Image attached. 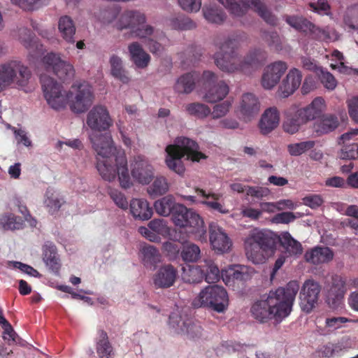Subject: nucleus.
<instances>
[{"label":"nucleus","instance_id":"bb28decb","mask_svg":"<svg viewBox=\"0 0 358 358\" xmlns=\"http://www.w3.org/2000/svg\"><path fill=\"white\" fill-rule=\"evenodd\" d=\"M278 239L283 248L282 255L287 258L296 259L303 253V247L300 242L294 239L288 231L282 232Z\"/></svg>","mask_w":358,"mask_h":358},{"label":"nucleus","instance_id":"39448f33","mask_svg":"<svg viewBox=\"0 0 358 358\" xmlns=\"http://www.w3.org/2000/svg\"><path fill=\"white\" fill-rule=\"evenodd\" d=\"M277 238L271 231L255 228L244 239V248L248 259L255 264L265 262L274 253Z\"/></svg>","mask_w":358,"mask_h":358},{"label":"nucleus","instance_id":"1a4fd4ad","mask_svg":"<svg viewBox=\"0 0 358 358\" xmlns=\"http://www.w3.org/2000/svg\"><path fill=\"white\" fill-rule=\"evenodd\" d=\"M192 304L194 308H209L217 313H222L229 305L228 294L221 286L208 285L200 291Z\"/></svg>","mask_w":358,"mask_h":358},{"label":"nucleus","instance_id":"09e8293b","mask_svg":"<svg viewBox=\"0 0 358 358\" xmlns=\"http://www.w3.org/2000/svg\"><path fill=\"white\" fill-rule=\"evenodd\" d=\"M112 75L123 83H127L129 78L122 67V60L117 55H112L110 58Z\"/></svg>","mask_w":358,"mask_h":358},{"label":"nucleus","instance_id":"c03bdc74","mask_svg":"<svg viewBox=\"0 0 358 358\" xmlns=\"http://www.w3.org/2000/svg\"><path fill=\"white\" fill-rule=\"evenodd\" d=\"M140 252L142 261L145 266L154 265L160 262L161 255L159 252L153 245H143Z\"/></svg>","mask_w":358,"mask_h":358},{"label":"nucleus","instance_id":"8fccbe9b","mask_svg":"<svg viewBox=\"0 0 358 358\" xmlns=\"http://www.w3.org/2000/svg\"><path fill=\"white\" fill-rule=\"evenodd\" d=\"M169 189L167 179L164 176H157L152 183L148 187V193L150 196H161L166 194Z\"/></svg>","mask_w":358,"mask_h":358},{"label":"nucleus","instance_id":"473e14b6","mask_svg":"<svg viewBox=\"0 0 358 358\" xmlns=\"http://www.w3.org/2000/svg\"><path fill=\"white\" fill-rule=\"evenodd\" d=\"M130 59L139 69L148 66L150 62V56L143 50L138 42H133L128 45Z\"/></svg>","mask_w":358,"mask_h":358},{"label":"nucleus","instance_id":"9b49d317","mask_svg":"<svg viewBox=\"0 0 358 358\" xmlns=\"http://www.w3.org/2000/svg\"><path fill=\"white\" fill-rule=\"evenodd\" d=\"M145 15L139 10H129L124 11L116 22L118 29H129L135 37L147 38L154 33L151 25L145 24Z\"/></svg>","mask_w":358,"mask_h":358},{"label":"nucleus","instance_id":"c85d7f7f","mask_svg":"<svg viewBox=\"0 0 358 358\" xmlns=\"http://www.w3.org/2000/svg\"><path fill=\"white\" fill-rule=\"evenodd\" d=\"M352 322V320L345 317H327L324 321V325L317 326L316 333L322 336H330L337 330L345 327V324Z\"/></svg>","mask_w":358,"mask_h":358},{"label":"nucleus","instance_id":"ea45409f","mask_svg":"<svg viewBox=\"0 0 358 358\" xmlns=\"http://www.w3.org/2000/svg\"><path fill=\"white\" fill-rule=\"evenodd\" d=\"M203 17L213 24H221L226 19L225 13L216 4L204 5L202 9Z\"/></svg>","mask_w":358,"mask_h":358},{"label":"nucleus","instance_id":"bf43d9fd","mask_svg":"<svg viewBox=\"0 0 358 358\" xmlns=\"http://www.w3.org/2000/svg\"><path fill=\"white\" fill-rule=\"evenodd\" d=\"M13 4L17 5L25 10H31L45 4L49 0H10Z\"/></svg>","mask_w":358,"mask_h":358},{"label":"nucleus","instance_id":"a211bd4d","mask_svg":"<svg viewBox=\"0 0 358 358\" xmlns=\"http://www.w3.org/2000/svg\"><path fill=\"white\" fill-rule=\"evenodd\" d=\"M130 168L133 179L141 185H148L154 178V167L143 155L135 156L131 162Z\"/></svg>","mask_w":358,"mask_h":358},{"label":"nucleus","instance_id":"393cba45","mask_svg":"<svg viewBox=\"0 0 358 358\" xmlns=\"http://www.w3.org/2000/svg\"><path fill=\"white\" fill-rule=\"evenodd\" d=\"M178 276L176 268L171 264L162 266L152 277L156 288H169L173 285Z\"/></svg>","mask_w":358,"mask_h":358},{"label":"nucleus","instance_id":"2f4dec72","mask_svg":"<svg viewBox=\"0 0 358 358\" xmlns=\"http://www.w3.org/2000/svg\"><path fill=\"white\" fill-rule=\"evenodd\" d=\"M130 212L135 219L148 220L152 215V209L144 199H133L130 204Z\"/></svg>","mask_w":358,"mask_h":358},{"label":"nucleus","instance_id":"58836bf2","mask_svg":"<svg viewBox=\"0 0 358 358\" xmlns=\"http://www.w3.org/2000/svg\"><path fill=\"white\" fill-rule=\"evenodd\" d=\"M178 203L176 202L172 195L165 196L154 203V208L156 213L164 217L172 215Z\"/></svg>","mask_w":358,"mask_h":358},{"label":"nucleus","instance_id":"b1692460","mask_svg":"<svg viewBox=\"0 0 358 358\" xmlns=\"http://www.w3.org/2000/svg\"><path fill=\"white\" fill-rule=\"evenodd\" d=\"M301 80V71L296 68H292L279 86L278 95L282 98L289 96L299 87Z\"/></svg>","mask_w":358,"mask_h":358},{"label":"nucleus","instance_id":"423d86ee","mask_svg":"<svg viewBox=\"0 0 358 358\" xmlns=\"http://www.w3.org/2000/svg\"><path fill=\"white\" fill-rule=\"evenodd\" d=\"M325 106V101L321 96L315 98L305 107L290 106L284 112L283 130L289 134L297 133L304 124L319 117Z\"/></svg>","mask_w":358,"mask_h":358},{"label":"nucleus","instance_id":"9d476101","mask_svg":"<svg viewBox=\"0 0 358 358\" xmlns=\"http://www.w3.org/2000/svg\"><path fill=\"white\" fill-rule=\"evenodd\" d=\"M182 279L189 284L200 283L204 279L208 283L219 280L220 272L212 259H204L199 266L186 265L182 268Z\"/></svg>","mask_w":358,"mask_h":358},{"label":"nucleus","instance_id":"6ab92c4d","mask_svg":"<svg viewBox=\"0 0 358 358\" xmlns=\"http://www.w3.org/2000/svg\"><path fill=\"white\" fill-rule=\"evenodd\" d=\"M321 291L320 283L313 279L306 280L300 292V306L303 311L310 313L317 303Z\"/></svg>","mask_w":358,"mask_h":358},{"label":"nucleus","instance_id":"69168bd1","mask_svg":"<svg viewBox=\"0 0 358 358\" xmlns=\"http://www.w3.org/2000/svg\"><path fill=\"white\" fill-rule=\"evenodd\" d=\"M108 194L117 206L123 210L127 209L128 202L123 193L117 189H110Z\"/></svg>","mask_w":358,"mask_h":358},{"label":"nucleus","instance_id":"79ce46f5","mask_svg":"<svg viewBox=\"0 0 358 358\" xmlns=\"http://www.w3.org/2000/svg\"><path fill=\"white\" fill-rule=\"evenodd\" d=\"M283 18L294 29L301 32L311 33L314 24L304 17L297 15H285Z\"/></svg>","mask_w":358,"mask_h":358},{"label":"nucleus","instance_id":"2eb2a0df","mask_svg":"<svg viewBox=\"0 0 358 358\" xmlns=\"http://www.w3.org/2000/svg\"><path fill=\"white\" fill-rule=\"evenodd\" d=\"M86 124L91 132L105 131L113 124V120L106 106L95 105L87 113Z\"/></svg>","mask_w":358,"mask_h":358},{"label":"nucleus","instance_id":"052dcab7","mask_svg":"<svg viewBox=\"0 0 358 358\" xmlns=\"http://www.w3.org/2000/svg\"><path fill=\"white\" fill-rule=\"evenodd\" d=\"M120 8L118 6H114L106 10H102L100 13L99 20L103 24H109L112 22L119 15Z\"/></svg>","mask_w":358,"mask_h":358},{"label":"nucleus","instance_id":"f03ea898","mask_svg":"<svg viewBox=\"0 0 358 358\" xmlns=\"http://www.w3.org/2000/svg\"><path fill=\"white\" fill-rule=\"evenodd\" d=\"M299 289V284L296 280L289 281L285 287L271 289L265 299L252 306V315L260 322L272 319L281 322L290 315Z\"/></svg>","mask_w":358,"mask_h":358},{"label":"nucleus","instance_id":"f257e3e1","mask_svg":"<svg viewBox=\"0 0 358 358\" xmlns=\"http://www.w3.org/2000/svg\"><path fill=\"white\" fill-rule=\"evenodd\" d=\"M92 146L97 155L96 169L101 178L108 182L117 177L120 185L128 189L133 185L128 170L126 154L115 145L110 133L90 132L88 135Z\"/></svg>","mask_w":358,"mask_h":358},{"label":"nucleus","instance_id":"7ed1b4c3","mask_svg":"<svg viewBox=\"0 0 358 358\" xmlns=\"http://www.w3.org/2000/svg\"><path fill=\"white\" fill-rule=\"evenodd\" d=\"M237 48L238 41L236 39L227 38L220 44V51L215 55V64L220 70L227 73L240 71L245 75H250L267 59L266 51L255 48L250 50L241 62L236 52Z\"/></svg>","mask_w":358,"mask_h":358},{"label":"nucleus","instance_id":"4468645a","mask_svg":"<svg viewBox=\"0 0 358 358\" xmlns=\"http://www.w3.org/2000/svg\"><path fill=\"white\" fill-rule=\"evenodd\" d=\"M42 65L47 73H53L63 80L71 79L74 76L73 66L61 59L59 54L48 53L42 59Z\"/></svg>","mask_w":358,"mask_h":358},{"label":"nucleus","instance_id":"5fc2aeb1","mask_svg":"<svg viewBox=\"0 0 358 358\" xmlns=\"http://www.w3.org/2000/svg\"><path fill=\"white\" fill-rule=\"evenodd\" d=\"M180 255L185 262H194L200 258L201 250L197 245L189 243L184 245Z\"/></svg>","mask_w":358,"mask_h":358},{"label":"nucleus","instance_id":"774afa93","mask_svg":"<svg viewBox=\"0 0 358 358\" xmlns=\"http://www.w3.org/2000/svg\"><path fill=\"white\" fill-rule=\"evenodd\" d=\"M339 157L342 159H355L358 158V144L345 145L341 151Z\"/></svg>","mask_w":358,"mask_h":358},{"label":"nucleus","instance_id":"13d9d810","mask_svg":"<svg viewBox=\"0 0 358 358\" xmlns=\"http://www.w3.org/2000/svg\"><path fill=\"white\" fill-rule=\"evenodd\" d=\"M317 74L326 89L328 90H334L336 88L337 81L331 73L324 71V69L321 68Z\"/></svg>","mask_w":358,"mask_h":358},{"label":"nucleus","instance_id":"3c124183","mask_svg":"<svg viewBox=\"0 0 358 358\" xmlns=\"http://www.w3.org/2000/svg\"><path fill=\"white\" fill-rule=\"evenodd\" d=\"M343 21L350 29H358V3L347 8Z\"/></svg>","mask_w":358,"mask_h":358},{"label":"nucleus","instance_id":"338daca9","mask_svg":"<svg viewBox=\"0 0 358 358\" xmlns=\"http://www.w3.org/2000/svg\"><path fill=\"white\" fill-rule=\"evenodd\" d=\"M149 228L158 236L164 235L169 231L166 222L163 219H154L148 224Z\"/></svg>","mask_w":358,"mask_h":358},{"label":"nucleus","instance_id":"cd10ccee","mask_svg":"<svg viewBox=\"0 0 358 358\" xmlns=\"http://www.w3.org/2000/svg\"><path fill=\"white\" fill-rule=\"evenodd\" d=\"M304 258L308 263L319 265L332 260L334 252L328 247L315 246L306 251Z\"/></svg>","mask_w":358,"mask_h":358},{"label":"nucleus","instance_id":"37998d69","mask_svg":"<svg viewBox=\"0 0 358 358\" xmlns=\"http://www.w3.org/2000/svg\"><path fill=\"white\" fill-rule=\"evenodd\" d=\"M310 34L315 39L325 42H333L339 38V35L336 30L329 27L320 28L313 25Z\"/></svg>","mask_w":358,"mask_h":358},{"label":"nucleus","instance_id":"f704fd0d","mask_svg":"<svg viewBox=\"0 0 358 358\" xmlns=\"http://www.w3.org/2000/svg\"><path fill=\"white\" fill-rule=\"evenodd\" d=\"M96 350L99 358H113V346L109 342L106 332L99 330L95 338Z\"/></svg>","mask_w":358,"mask_h":358},{"label":"nucleus","instance_id":"de8ad7c7","mask_svg":"<svg viewBox=\"0 0 358 358\" xmlns=\"http://www.w3.org/2000/svg\"><path fill=\"white\" fill-rule=\"evenodd\" d=\"M338 125V118L334 115L324 116L315 125V131L319 134H324L334 130Z\"/></svg>","mask_w":358,"mask_h":358},{"label":"nucleus","instance_id":"a878e982","mask_svg":"<svg viewBox=\"0 0 358 358\" xmlns=\"http://www.w3.org/2000/svg\"><path fill=\"white\" fill-rule=\"evenodd\" d=\"M260 108L258 99L252 93L243 94L238 106V112L245 121L256 116Z\"/></svg>","mask_w":358,"mask_h":358},{"label":"nucleus","instance_id":"5701e85b","mask_svg":"<svg viewBox=\"0 0 358 358\" xmlns=\"http://www.w3.org/2000/svg\"><path fill=\"white\" fill-rule=\"evenodd\" d=\"M255 273V269L252 267L234 264L229 266L227 269L222 270L221 276L223 282L229 285L235 280H248L252 278Z\"/></svg>","mask_w":358,"mask_h":358},{"label":"nucleus","instance_id":"ddd939ff","mask_svg":"<svg viewBox=\"0 0 358 358\" xmlns=\"http://www.w3.org/2000/svg\"><path fill=\"white\" fill-rule=\"evenodd\" d=\"M44 97L48 105L55 110L64 108L69 96L62 86L45 73L40 76Z\"/></svg>","mask_w":358,"mask_h":358},{"label":"nucleus","instance_id":"0eeeda50","mask_svg":"<svg viewBox=\"0 0 358 358\" xmlns=\"http://www.w3.org/2000/svg\"><path fill=\"white\" fill-rule=\"evenodd\" d=\"M171 220L180 228L187 229L194 239L201 243L207 241V231L202 217L196 212L178 203L173 211Z\"/></svg>","mask_w":358,"mask_h":358},{"label":"nucleus","instance_id":"72a5a7b5","mask_svg":"<svg viewBox=\"0 0 358 358\" xmlns=\"http://www.w3.org/2000/svg\"><path fill=\"white\" fill-rule=\"evenodd\" d=\"M199 75L191 72L181 76L176 82L174 90L178 93L189 94L193 91L196 82H199Z\"/></svg>","mask_w":358,"mask_h":358},{"label":"nucleus","instance_id":"412c9836","mask_svg":"<svg viewBox=\"0 0 358 358\" xmlns=\"http://www.w3.org/2000/svg\"><path fill=\"white\" fill-rule=\"evenodd\" d=\"M209 233L210 245L216 253L223 254L230 250L232 242L222 227L216 223H210Z\"/></svg>","mask_w":358,"mask_h":358},{"label":"nucleus","instance_id":"c9c22d12","mask_svg":"<svg viewBox=\"0 0 358 358\" xmlns=\"http://www.w3.org/2000/svg\"><path fill=\"white\" fill-rule=\"evenodd\" d=\"M345 281L340 275H334L331 278V283L327 290V297L334 302H337L342 299L346 292Z\"/></svg>","mask_w":358,"mask_h":358},{"label":"nucleus","instance_id":"a19ab883","mask_svg":"<svg viewBox=\"0 0 358 358\" xmlns=\"http://www.w3.org/2000/svg\"><path fill=\"white\" fill-rule=\"evenodd\" d=\"M64 201L59 194L52 188H48L44 199V205L48 209V211L51 213H54L57 211Z\"/></svg>","mask_w":358,"mask_h":358},{"label":"nucleus","instance_id":"aec40b11","mask_svg":"<svg viewBox=\"0 0 358 358\" xmlns=\"http://www.w3.org/2000/svg\"><path fill=\"white\" fill-rule=\"evenodd\" d=\"M287 67V63L283 61H276L267 65L264 69L261 80L263 88L273 89L279 83Z\"/></svg>","mask_w":358,"mask_h":358},{"label":"nucleus","instance_id":"4d7b16f0","mask_svg":"<svg viewBox=\"0 0 358 358\" xmlns=\"http://www.w3.org/2000/svg\"><path fill=\"white\" fill-rule=\"evenodd\" d=\"M187 112L191 115L196 116L199 118H204L210 113V108L200 103H192L186 106Z\"/></svg>","mask_w":358,"mask_h":358},{"label":"nucleus","instance_id":"a18cd8bd","mask_svg":"<svg viewBox=\"0 0 358 358\" xmlns=\"http://www.w3.org/2000/svg\"><path fill=\"white\" fill-rule=\"evenodd\" d=\"M345 349L344 341L342 339L337 343H329L323 345L320 349V352L323 357L335 358L341 356Z\"/></svg>","mask_w":358,"mask_h":358},{"label":"nucleus","instance_id":"4c0bfd02","mask_svg":"<svg viewBox=\"0 0 358 358\" xmlns=\"http://www.w3.org/2000/svg\"><path fill=\"white\" fill-rule=\"evenodd\" d=\"M58 29L62 37L66 42L72 44L75 43L74 35L76 34V27L70 17L64 15L59 19Z\"/></svg>","mask_w":358,"mask_h":358},{"label":"nucleus","instance_id":"20e7f679","mask_svg":"<svg viewBox=\"0 0 358 358\" xmlns=\"http://www.w3.org/2000/svg\"><path fill=\"white\" fill-rule=\"evenodd\" d=\"M197 143L184 136L177 137L173 144L166 147L165 163L167 167L179 176H183L185 167L182 158L193 162H199L206 156L199 150Z\"/></svg>","mask_w":358,"mask_h":358},{"label":"nucleus","instance_id":"864d4df0","mask_svg":"<svg viewBox=\"0 0 358 358\" xmlns=\"http://www.w3.org/2000/svg\"><path fill=\"white\" fill-rule=\"evenodd\" d=\"M0 224L6 230L20 229L23 227L22 220L12 213H8L0 219Z\"/></svg>","mask_w":358,"mask_h":358},{"label":"nucleus","instance_id":"e2e57ef3","mask_svg":"<svg viewBox=\"0 0 358 358\" xmlns=\"http://www.w3.org/2000/svg\"><path fill=\"white\" fill-rule=\"evenodd\" d=\"M301 216V215L299 213L294 214L292 212H282L276 214L272 218V222L275 224H288Z\"/></svg>","mask_w":358,"mask_h":358},{"label":"nucleus","instance_id":"f3484780","mask_svg":"<svg viewBox=\"0 0 358 358\" xmlns=\"http://www.w3.org/2000/svg\"><path fill=\"white\" fill-rule=\"evenodd\" d=\"M169 324L178 334L186 335L192 338H199L202 335L201 327L195 323L187 316L184 317L177 313H172L169 316Z\"/></svg>","mask_w":358,"mask_h":358},{"label":"nucleus","instance_id":"49530a36","mask_svg":"<svg viewBox=\"0 0 358 358\" xmlns=\"http://www.w3.org/2000/svg\"><path fill=\"white\" fill-rule=\"evenodd\" d=\"M169 25L175 30H189L196 27V23L184 15H175L169 18Z\"/></svg>","mask_w":358,"mask_h":358},{"label":"nucleus","instance_id":"603ef678","mask_svg":"<svg viewBox=\"0 0 358 358\" xmlns=\"http://www.w3.org/2000/svg\"><path fill=\"white\" fill-rule=\"evenodd\" d=\"M343 21L350 29H358V3L347 8Z\"/></svg>","mask_w":358,"mask_h":358},{"label":"nucleus","instance_id":"6e6552de","mask_svg":"<svg viewBox=\"0 0 358 358\" xmlns=\"http://www.w3.org/2000/svg\"><path fill=\"white\" fill-rule=\"evenodd\" d=\"M31 75L29 68L21 61L10 60L0 64V92L12 84L24 89Z\"/></svg>","mask_w":358,"mask_h":358},{"label":"nucleus","instance_id":"6e6d98bb","mask_svg":"<svg viewBox=\"0 0 358 358\" xmlns=\"http://www.w3.org/2000/svg\"><path fill=\"white\" fill-rule=\"evenodd\" d=\"M315 145L314 141H307L291 143L287 145V150L292 156H299L312 149Z\"/></svg>","mask_w":358,"mask_h":358},{"label":"nucleus","instance_id":"7c9ffc66","mask_svg":"<svg viewBox=\"0 0 358 358\" xmlns=\"http://www.w3.org/2000/svg\"><path fill=\"white\" fill-rule=\"evenodd\" d=\"M280 115L278 109L271 107L263 113L259 122V129L263 134H268L279 124Z\"/></svg>","mask_w":358,"mask_h":358},{"label":"nucleus","instance_id":"4be33fe9","mask_svg":"<svg viewBox=\"0 0 358 358\" xmlns=\"http://www.w3.org/2000/svg\"><path fill=\"white\" fill-rule=\"evenodd\" d=\"M16 37L20 43L29 50L28 60L30 62L43 53V45L34 39L32 32L27 28H19Z\"/></svg>","mask_w":358,"mask_h":358},{"label":"nucleus","instance_id":"dca6fc26","mask_svg":"<svg viewBox=\"0 0 358 358\" xmlns=\"http://www.w3.org/2000/svg\"><path fill=\"white\" fill-rule=\"evenodd\" d=\"M217 80L216 75L210 71H205L201 78V81L209 88L203 96V99L208 103H216L223 100L229 94V87L224 81H220L212 86L211 84Z\"/></svg>","mask_w":358,"mask_h":358},{"label":"nucleus","instance_id":"e433bc0d","mask_svg":"<svg viewBox=\"0 0 358 358\" xmlns=\"http://www.w3.org/2000/svg\"><path fill=\"white\" fill-rule=\"evenodd\" d=\"M43 261L53 272L59 269V260L55 245L51 242H46L43 246Z\"/></svg>","mask_w":358,"mask_h":358},{"label":"nucleus","instance_id":"f8f14e48","mask_svg":"<svg viewBox=\"0 0 358 358\" xmlns=\"http://www.w3.org/2000/svg\"><path fill=\"white\" fill-rule=\"evenodd\" d=\"M71 91L67 93L71 110L76 113L86 111L94 100L92 87L85 81L77 82L71 87Z\"/></svg>","mask_w":358,"mask_h":358},{"label":"nucleus","instance_id":"0e129e2a","mask_svg":"<svg viewBox=\"0 0 358 358\" xmlns=\"http://www.w3.org/2000/svg\"><path fill=\"white\" fill-rule=\"evenodd\" d=\"M309 6L313 11L320 15H329L331 6L327 0H317V2H311Z\"/></svg>","mask_w":358,"mask_h":358},{"label":"nucleus","instance_id":"680f3d73","mask_svg":"<svg viewBox=\"0 0 358 358\" xmlns=\"http://www.w3.org/2000/svg\"><path fill=\"white\" fill-rule=\"evenodd\" d=\"M179 6L185 12L197 13L201 8V0H178Z\"/></svg>","mask_w":358,"mask_h":358},{"label":"nucleus","instance_id":"c756f323","mask_svg":"<svg viewBox=\"0 0 358 358\" xmlns=\"http://www.w3.org/2000/svg\"><path fill=\"white\" fill-rule=\"evenodd\" d=\"M195 191L198 195L205 199L201 201V204L206 206L209 209L217 211L221 214H227L229 210L225 207L224 203L218 201L220 194H217L213 192H206L203 189L196 188Z\"/></svg>","mask_w":358,"mask_h":358}]
</instances>
